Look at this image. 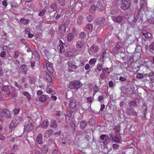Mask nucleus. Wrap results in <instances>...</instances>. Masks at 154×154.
<instances>
[{
    "label": "nucleus",
    "instance_id": "52",
    "mask_svg": "<svg viewBox=\"0 0 154 154\" xmlns=\"http://www.w3.org/2000/svg\"><path fill=\"white\" fill-rule=\"evenodd\" d=\"M142 109L144 110L143 111V113L144 114V116L145 117L146 116V107L144 105L142 107Z\"/></svg>",
    "mask_w": 154,
    "mask_h": 154
},
{
    "label": "nucleus",
    "instance_id": "41",
    "mask_svg": "<svg viewBox=\"0 0 154 154\" xmlns=\"http://www.w3.org/2000/svg\"><path fill=\"white\" fill-rule=\"evenodd\" d=\"M136 104V102L135 101H131L128 103V105L130 108H132L133 106H135Z\"/></svg>",
    "mask_w": 154,
    "mask_h": 154
},
{
    "label": "nucleus",
    "instance_id": "27",
    "mask_svg": "<svg viewBox=\"0 0 154 154\" xmlns=\"http://www.w3.org/2000/svg\"><path fill=\"white\" fill-rule=\"evenodd\" d=\"M47 100V97L44 95H41L39 98V100L42 102H45Z\"/></svg>",
    "mask_w": 154,
    "mask_h": 154
},
{
    "label": "nucleus",
    "instance_id": "35",
    "mask_svg": "<svg viewBox=\"0 0 154 154\" xmlns=\"http://www.w3.org/2000/svg\"><path fill=\"white\" fill-rule=\"evenodd\" d=\"M86 34L84 32H82L79 34V37L81 39H84L86 37Z\"/></svg>",
    "mask_w": 154,
    "mask_h": 154
},
{
    "label": "nucleus",
    "instance_id": "28",
    "mask_svg": "<svg viewBox=\"0 0 154 154\" xmlns=\"http://www.w3.org/2000/svg\"><path fill=\"white\" fill-rule=\"evenodd\" d=\"M20 69L21 70H23V71L22 72V73H24V74H26L27 69L26 68V65L23 64L20 67Z\"/></svg>",
    "mask_w": 154,
    "mask_h": 154
},
{
    "label": "nucleus",
    "instance_id": "58",
    "mask_svg": "<svg viewBox=\"0 0 154 154\" xmlns=\"http://www.w3.org/2000/svg\"><path fill=\"white\" fill-rule=\"evenodd\" d=\"M141 47L139 46H136V48H135V51L136 52H140V50Z\"/></svg>",
    "mask_w": 154,
    "mask_h": 154
},
{
    "label": "nucleus",
    "instance_id": "59",
    "mask_svg": "<svg viewBox=\"0 0 154 154\" xmlns=\"http://www.w3.org/2000/svg\"><path fill=\"white\" fill-rule=\"evenodd\" d=\"M18 149V146L17 145H15L13 146L12 149L13 151H15Z\"/></svg>",
    "mask_w": 154,
    "mask_h": 154
},
{
    "label": "nucleus",
    "instance_id": "16",
    "mask_svg": "<svg viewBox=\"0 0 154 154\" xmlns=\"http://www.w3.org/2000/svg\"><path fill=\"white\" fill-rule=\"evenodd\" d=\"M17 122L16 120H13L11 121L9 125V128L10 129H12L15 127L16 125V124Z\"/></svg>",
    "mask_w": 154,
    "mask_h": 154
},
{
    "label": "nucleus",
    "instance_id": "57",
    "mask_svg": "<svg viewBox=\"0 0 154 154\" xmlns=\"http://www.w3.org/2000/svg\"><path fill=\"white\" fill-rule=\"evenodd\" d=\"M38 23H39L38 25L36 26V27L37 28H38L40 29L42 27V26L43 22L42 21H40Z\"/></svg>",
    "mask_w": 154,
    "mask_h": 154
},
{
    "label": "nucleus",
    "instance_id": "46",
    "mask_svg": "<svg viewBox=\"0 0 154 154\" xmlns=\"http://www.w3.org/2000/svg\"><path fill=\"white\" fill-rule=\"evenodd\" d=\"M20 110V108L14 109L13 111V112L14 115H17L19 113Z\"/></svg>",
    "mask_w": 154,
    "mask_h": 154
},
{
    "label": "nucleus",
    "instance_id": "62",
    "mask_svg": "<svg viewBox=\"0 0 154 154\" xmlns=\"http://www.w3.org/2000/svg\"><path fill=\"white\" fill-rule=\"evenodd\" d=\"M106 77V76L105 75V73H103L102 72V73H101L100 75V78L102 79H104Z\"/></svg>",
    "mask_w": 154,
    "mask_h": 154
},
{
    "label": "nucleus",
    "instance_id": "31",
    "mask_svg": "<svg viewBox=\"0 0 154 154\" xmlns=\"http://www.w3.org/2000/svg\"><path fill=\"white\" fill-rule=\"evenodd\" d=\"M122 20V17L120 16H118L116 17L115 21L118 23H120Z\"/></svg>",
    "mask_w": 154,
    "mask_h": 154
},
{
    "label": "nucleus",
    "instance_id": "45",
    "mask_svg": "<svg viewBox=\"0 0 154 154\" xmlns=\"http://www.w3.org/2000/svg\"><path fill=\"white\" fill-rule=\"evenodd\" d=\"M82 19V16H80L77 19V22L78 24L79 25L81 24Z\"/></svg>",
    "mask_w": 154,
    "mask_h": 154
},
{
    "label": "nucleus",
    "instance_id": "7",
    "mask_svg": "<svg viewBox=\"0 0 154 154\" xmlns=\"http://www.w3.org/2000/svg\"><path fill=\"white\" fill-rule=\"evenodd\" d=\"M105 20V18L103 17L97 18L94 21V22L97 25L102 24L104 23Z\"/></svg>",
    "mask_w": 154,
    "mask_h": 154
},
{
    "label": "nucleus",
    "instance_id": "30",
    "mask_svg": "<svg viewBox=\"0 0 154 154\" xmlns=\"http://www.w3.org/2000/svg\"><path fill=\"white\" fill-rule=\"evenodd\" d=\"M46 73V76H45V79L47 80V81L48 82H52V78L51 77V76L48 73Z\"/></svg>",
    "mask_w": 154,
    "mask_h": 154
},
{
    "label": "nucleus",
    "instance_id": "10",
    "mask_svg": "<svg viewBox=\"0 0 154 154\" xmlns=\"http://www.w3.org/2000/svg\"><path fill=\"white\" fill-rule=\"evenodd\" d=\"M122 44L120 42H118L116 43L115 47L113 48L112 49L113 51L115 52H117L120 49L122 48Z\"/></svg>",
    "mask_w": 154,
    "mask_h": 154
},
{
    "label": "nucleus",
    "instance_id": "6",
    "mask_svg": "<svg viewBox=\"0 0 154 154\" xmlns=\"http://www.w3.org/2000/svg\"><path fill=\"white\" fill-rule=\"evenodd\" d=\"M2 113L4 116L7 119H10L11 116V112L7 109H2Z\"/></svg>",
    "mask_w": 154,
    "mask_h": 154
},
{
    "label": "nucleus",
    "instance_id": "2",
    "mask_svg": "<svg viewBox=\"0 0 154 154\" xmlns=\"http://www.w3.org/2000/svg\"><path fill=\"white\" fill-rule=\"evenodd\" d=\"M14 88L9 85H3L1 88V90L3 92L6 93L8 95L11 94V92Z\"/></svg>",
    "mask_w": 154,
    "mask_h": 154
},
{
    "label": "nucleus",
    "instance_id": "32",
    "mask_svg": "<svg viewBox=\"0 0 154 154\" xmlns=\"http://www.w3.org/2000/svg\"><path fill=\"white\" fill-rule=\"evenodd\" d=\"M74 38V35L72 33H69L67 36V40L68 42H71L73 39Z\"/></svg>",
    "mask_w": 154,
    "mask_h": 154
},
{
    "label": "nucleus",
    "instance_id": "19",
    "mask_svg": "<svg viewBox=\"0 0 154 154\" xmlns=\"http://www.w3.org/2000/svg\"><path fill=\"white\" fill-rule=\"evenodd\" d=\"M33 124L31 123L27 125L25 127V129L27 132H29L33 128Z\"/></svg>",
    "mask_w": 154,
    "mask_h": 154
},
{
    "label": "nucleus",
    "instance_id": "3",
    "mask_svg": "<svg viewBox=\"0 0 154 154\" xmlns=\"http://www.w3.org/2000/svg\"><path fill=\"white\" fill-rule=\"evenodd\" d=\"M81 84L80 81L72 82L69 83L68 87L70 89H77L81 86Z\"/></svg>",
    "mask_w": 154,
    "mask_h": 154
},
{
    "label": "nucleus",
    "instance_id": "38",
    "mask_svg": "<svg viewBox=\"0 0 154 154\" xmlns=\"http://www.w3.org/2000/svg\"><path fill=\"white\" fill-rule=\"evenodd\" d=\"M112 140L114 141L116 143L119 142L120 141V139L116 135H113L112 137Z\"/></svg>",
    "mask_w": 154,
    "mask_h": 154
},
{
    "label": "nucleus",
    "instance_id": "61",
    "mask_svg": "<svg viewBox=\"0 0 154 154\" xmlns=\"http://www.w3.org/2000/svg\"><path fill=\"white\" fill-rule=\"evenodd\" d=\"M60 52L61 53L65 51V48L63 46L61 47H60Z\"/></svg>",
    "mask_w": 154,
    "mask_h": 154
},
{
    "label": "nucleus",
    "instance_id": "8",
    "mask_svg": "<svg viewBox=\"0 0 154 154\" xmlns=\"http://www.w3.org/2000/svg\"><path fill=\"white\" fill-rule=\"evenodd\" d=\"M96 8L100 11H102L104 9V6L103 3L100 1H98L97 3Z\"/></svg>",
    "mask_w": 154,
    "mask_h": 154
},
{
    "label": "nucleus",
    "instance_id": "51",
    "mask_svg": "<svg viewBox=\"0 0 154 154\" xmlns=\"http://www.w3.org/2000/svg\"><path fill=\"white\" fill-rule=\"evenodd\" d=\"M148 22L150 24H152L154 25V18L152 17H150L148 20Z\"/></svg>",
    "mask_w": 154,
    "mask_h": 154
},
{
    "label": "nucleus",
    "instance_id": "29",
    "mask_svg": "<svg viewBox=\"0 0 154 154\" xmlns=\"http://www.w3.org/2000/svg\"><path fill=\"white\" fill-rule=\"evenodd\" d=\"M87 124V122L85 121H82L80 123V125L81 128L82 129H84Z\"/></svg>",
    "mask_w": 154,
    "mask_h": 154
},
{
    "label": "nucleus",
    "instance_id": "53",
    "mask_svg": "<svg viewBox=\"0 0 154 154\" xmlns=\"http://www.w3.org/2000/svg\"><path fill=\"white\" fill-rule=\"evenodd\" d=\"M134 62V57L133 56L129 57L128 62L130 63V65Z\"/></svg>",
    "mask_w": 154,
    "mask_h": 154
},
{
    "label": "nucleus",
    "instance_id": "60",
    "mask_svg": "<svg viewBox=\"0 0 154 154\" xmlns=\"http://www.w3.org/2000/svg\"><path fill=\"white\" fill-rule=\"evenodd\" d=\"M112 147L115 149H117L119 147V146L117 144H113L112 145Z\"/></svg>",
    "mask_w": 154,
    "mask_h": 154
},
{
    "label": "nucleus",
    "instance_id": "40",
    "mask_svg": "<svg viewBox=\"0 0 154 154\" xmlns=\"http://www.w3.org/2000/svg\"><path fill=\"white\" fill-rule=\"evenodd\" d=\"M58 7V5L56 2H54L53 3L51 6V8L53 10L56 9Z\"/></svg>",
    "mask_w": 154,
    "mask_h": 154
},
{
    "label": "nucleus",
    "instance_id": "64",
    "mask_svg": "<svg viewBox=\"0 0 154 154\" xmlns=\"http://www.w3.org/2000/svg\"><path fill=\"white\" fill-rule=\"evenodd\" d=\"M106 53V51L105 50H104L102 52V55L100 56V57L101 58H103L104 57V55Z\"/></svg>",
    "mask_w": 154,
    "mask_h": 154
},
{
    "label": "nucleus",
    "instance_id": "21",
    "mask_svg": "<svg viewBox=\"0 0 154 154\" xmlns=\"http://www.w3.org/2000/svg\"><path fill=\"white\" fill-rule=\"evenodd\" d=\"M148 75L150 81L154 83V72L152 71L149 73Z\"/></svg>",
    "mask_w": 154,
    "mask_h": 154
},
{
    "label": "nucleus",
    "instance_id": "44",
    "mask_svg": "<svg viewBox=\"0 0 154 154\" xmlns=\"http://www.w3.org/2000/svg\"><path fill=\"white\" fill-rule=\"evenodd\" d=\"M46 11V9H43L38 13V15L41 17L42 16L44 15Z\"/></svg>",
    "mask_w": 154,
    "mask_h": 154
},
{
    "label": "nucleus",
    "instance_id": "17",
    "mask_svg": "<svg viewBox=\"0 0 154 154\" xmlns=\"http://www.w3.org/2000/svg\"><path fill=\"white\" fill-rule=\"evenodd\" d=\"M54 133V131L52 129H50L47 130L45 132V136L47 137H50L51 135H52Z\"/></svg>",
    "mask_w": 154,
    "mask_h": 154
},
{
    "label": "nucleus",
    "instance_id": "9",
    "mask_svg": "<svg viewBox=\"0 0 154 154\" xmlns=\"http://www.w3.org/2000/svg\"><path fill=\"white\" fill-rule=\"evenodd\" d=\"M66 22H64L62 25L59 26V31L60 33L63 34L65 32L66 28Z\"/></svg>",
    "mask_w": 154,
    "mask_h": 154
},
{
    "label": "nucleus",
    "instance_id": "26",
    "mask_svg": "<svg viewBox=\"0 0 154 154\" xmlns=\"http://www.w3.org/2000/svg\"><path fill=\"white\" fill-rule=\"evenodd\" d=\"M75 64L77 65L78 67L79 66H83L84 65V60H76V62Z\"/></svg>",
    "mask_w": 154,
    "mask_h": 154
},
{
    "label": "nucleus",
    "instance_id": "34",
    "mask_svg": "<svg viewBox=\"0 0 154 154\" xmlns=\"http://www.w3.org/2000/svg\"><path fill=\"white\" fill-rule=\"evenodd\" d=\"M20 22L25 25H26L29 23V21L27 19L25 20L24 18H22L20 20Z\"/></svg>",
    "mask_w": 154,
    "mask_h": 154
},
{
    "label": "nucleus",
    "instance_id": "39",
    "mask_svg": "<svg viewBox=\"0 0 154 154\" xmlns=\"http://www.w3.org/2000/svg\"><path fill=\"white\" fill-rule=\"evenodd\" d=\"M59 5L62 6H64L66 4L65 0H57Z\"/></svg>",
    "mask_w": 154,
    "mask_h": 154
},
{
    "label": "nucleus",
    "instance_id": "11",
    "mask_svg": "<svg viewBox=\"0 0 154 154\" xmlns=\"http://www.w3.org/2000/svg\"><path fill=\"white\" fill-rule=\"evenodd\" d=\"M127 113L129 116L133 115L134 116H136L137 113L136 111L132 109V108H127Z\"/></svg>",
    "mask_w": 154,
    "mask_h": 154
},
{
    "label": "nucleus",
    "instance_id": "15",
    "mask_svg": "<svg viewBox=\"0 0 154 154\" xmlns=\"http://www.w3.org/2000/svg\"><path fill=\"white\" fill-rule=\"evenodd\" d=\"M99 49V47L95 45H93L90 48V50L92 53L97 52Z\"/></svg>",
    "mask_w": 154,
    "mask_h": 154
},
{
    "label": "nucleus",
    "instance_id": "36",
    "mask_svg": "<svg viewBox=\"0 0 154 154\" xmlns=\"http://www.w3.org/2000/svg\"><path fill=\"white\" fill-rule=\"evenodd\" d=\"M23 95L26 97L28 100H31V96L28 92L24 91L23 93Z\"/></svg>",
    "mask_w": 154,
    "mask_h": 154
},
{
    "label": "nucleus",
    "instance_id": "18",
    "mask_svg": "<svg viewBox=\"0 0 154 154\" xmlns=\"http://www.w3.org/2000/svg\"><path fill=\"white\" fill-rule=\"evenodd\" d=\"M36 140L37 143L39 144L42 143V136L41 134H39L36 138Z\"/></svg>",
    "mask_w": 154,
    "mask_h": 154
},
{
    "label": "nucleus",
    "instance_id": "33",
    "mask_svg": "<svg viewBox=\"0 0 154 154\" xmlns=\"http://www.w3.org/2000/svg\"><path fill=\"white\" fill-rule=\"evenodd\" d=\"M48 125V121L47 119L45 120L43 122L42 127L44 128H47Z\"/></svg>",
    "mask_w": 154,
    "mask_h": 154
},
{
    "label": "nucleus",
    "instance_id": "37",
    "mask_svg": "<svg viewBox=\"0 0 154 154\" xmlns=\"http://www.w3.org/2000/svg\"><path fill=\"white\" fill-rule=\"evenodd\" d=\"M47 70L49 71L50 73H52L53 72V69L52 68L48 63L46 65Z\"/></svg>",
    "mask_w": 154,
    "mask_h": 154
},
{
    "label": "nucleus",
    "instance_id": "48",
    "mask_svg": "<svg viewBox=\"0 0 154 154\" xmlns=\"http://www.w3.org/2000/svg\"><path fill=\"white\" fill-rule=\"evenodd\" d=\"M96 62V59L95 58L91 59L89 61V63L91 65L95 64Z\"/></svg>",
    "mask_w": 154,
    "mask_h": 154
},
{
    "label": "nucleus",
    "instance_id": "55",
    "mask_svg": "<svg viewBox=\"0 0 154 154\" xmlns=\"http://www.w3.org/2000/svg\"><path fill=\"white\" fill-rule=\"evenodd\" d=\"M137 18L138 21L140 22V21H141L143 20V17L142 15L139 14L137 15Z\"/></svg>",
    "mask_w": 154,
    "mask_h": 154
},
{
    "label": "nucleus",
    "instance_id": "56",
    "mask_svg": "<svg viewBox=\"0 0 154 154\" xmlns=\"http://www.w3.org/2000/svg\"><path fill=\"white\" fill-rule=\"evenodd\" d=\"M34 55L35 57H37V58L38 59H39L40 58V56L39 54L37 53V52L35 51L34 53Z\"/></svg>",
    "mask_w": 154,
    "mask_h": 154
},
{
    "label": "nucleus",
    "instance_id": "23",
    "mask_svg": "<svg viewBox=\"0 0 154 154\" xmlns=\"http://www.w3.org/2000/svg\"><path fill=\"white\" fill-rule=\"evenodd\" d=\"M96 7L94 5H92L90 7L89 11L91 14H94L96 11Z\"/></svg>",
    "mask_w": 154,
    "mask_h": 154
},
{
    "label": "nucleus",
    "instance_id": "5",
    "mask_svg": "<svg viewBox=\"0 0 154 154\" xmlns=\"http://www.w3.org/2000/svg\"><path fill=\"white\" fill-rule=\"evenodd\" d=\"M100 139L103 141L104 145H107L110 142V140L108 136L105 134H102L100 136Z\"/></svg>",
    "mask_w": 154,
    "mask_h": 154
},
{
    "label": "nucleus",
    "instance_id": "13",
    "mask_svg": "<svg viewBox=\"0 0 154 154\" xmlns=\"http://www.w3.org/2000/svg\"><path fill=\"white\" fill-rule=\"evenodd\" d=\"M141 34L144 36L146 38H150L151 36V34L146 30H143L141 32Z\"/></svg>",
    "mask_w": 154,
    "mask_h": 154
},
{
    "label": "nucleus",
    "instance_id": "20",
    "mask_svg": "<svg viewBox=\"0 0 154 154\" xmlns=\"http://www.w3.org/2000/svg\"><path fill=\"white\" fill-rule=\"evenodd\" d=\"M68 66L71 68L74 69H75L78 67L77 65H75L72 61H70L68 63Z\"/></svg>",
    "mask_w": 154,
    "mask_h": 154
},
{
    "label": "nucleus",
    "instance_id": "12",
    "mask_svg": "<svg viewBox=\"0 0 154 154\" xmlns=\"http://www.w3.org/2000/svg\"><path fill=\"white\" fill-rule=\"evenodd\" d=\"M85 44V42L83 40L78 41L76 44L77 48H81L83 47Z\"/></svg>",
    "mask_w": 154,
    "mask_h": 154
},
{
    "label": "nucleus",
    "instance_id": "25",
    "mask_svg": "<svg viewBox=\"0 0 154 154\" xmlns=\"http://www.w3.org/2000/svg\"><path fill=\"white\" fill-rule=\"evenodd\" d=\"M140 7L141 8H145L147 6V0H140Z\"/></svg>",
    "mask_w": 154,
    "mask_h": 154
},
{
    "label": "nucleus",
    "instance_id": "49",
    "mask_svg": "<svg viewBox=\"0 0 154 154\" xmlns=\"http://www.w3.org/2000/svg\"><path fill=\"white\" fill-rule=\"evenodd\" d=\"M74 54L71 51H68L66 53V55L67 57H71Z\"/></svg>",
    "mask_w": 154,
    "mask_h": 154
},
{
    "label": "nucleus",
    "instance_id": "22",
    "mask_svg": "<svg viewBox=\"0 0 154 154\" xmlns=\"http://www.w3.org/2000/svg\"><path fill=\"white\" fill-rule=\"evenodd\" d=\"M48 150V148L47 145H44L41 149V152L43 154L47 153Z\"/></svg>",
    "mask_w": 154,
    "mask_h": 154
},
{
    "label": "nucleus",
    "instance_id": "14",
    "mask_svg": "<svg viewBox=\"0 0 154 154\" xmlns=\"http://www.w3.org/2000/svg\"><path fill=\"white\" fill-rule=\"evenodd\" d=\"M18 93L16 91L15 88L13 89L11 92V94H10L14 100H15L17 97Z\"/></svg>",
    "mask_w": 154,
    "mask_h": 154
},
{
    "label": "nucleus",
    "instance_id": "50",
    "mask_svg": "<svg viewBox=\"0 0 154 154\" xmlns=\"http://www.w3.org/2000/svg\"><path fill=\"white\" fill-rule=\"evenodd\" d=\"M14 85L15 86L18 88L20 90H22L23 89V88H22V86H20L18 84L17 82H14Z\"/></svg>",
    "mask_w": 154,
    "mask_h": 154
},
{
    "label": "nucleus",
    "instance_id": "54",
    "mask_svg": "<svg viewBox=\"0 0 154 154\" xmlns=\"http://www.w3.org/2000/svg\"><path fill=\"white\" fill-rule=\"evenodd\" d=\"M19 56V53L18 51H15L14 52V58H17Z\"/></svg>",
    "mask_w": 154,
    "mask_h": 154
},
{
    "label": "nucleus",
    "instance_id": "4",
    "mask_svg": "<svg viewBox=\"0 0 154 154\" xmlns=\"http://www.w3.org/2000/svg\"><path fill=\"white\" fill-rule=\"evenodd\" d=\"M75 100L73 99H70L69 100V107L70 109L71 113L73 112L76 110V105Z\"/></svg>",
    "mask_w": 154,
    "mask_h": 154
},
{
    "label": "nucleus",
    "instance_id": "43",
    "mask_svg": "<svg viewBox=\"0 0 154 154\" xmlns=\"http://www.w3.org/2000/svg\"><path fill=\"white\" fill-rule=\"evenodd\" d=\"M87 19L88 22H91L94 20V17L91 15H89L87 16Z\"/></svg>",
    "mask_w": 154,
    "mask_h": 154
},
{
    "label": "nucleus",
    "instance_id": "63",
    "mask_svg": "<svg viewBox=\"0 0 154 154\" xmlns=\"http://www.w3.org/2000/svg\"><path fill=\"white\" fill-rule=\"evenodd\" d=\"M61 131H60L54 133V135L56 137H58L61 134Z\"/></svg>",
    "mask_w": 154,
    "mask_h": 154
},
{
    "label": "nucleus",
    "instance_id": "24",
    "mask_svg": "<svg viewBox=\"0 0 154 154\" xmlns=\"http://www.w3.org/2000/svg\"><path fill=\"white\" fill-rule=\"evenodd\" d=\"M50 126L53 128H57L58 126V125L56 121L54 120H52L51 121Z\"/></svg>",
    "mask_w": 154,
    "mask_h": 154
},
{
    "label": "nucleus",
    "instance_id": "42",
    "mask_svg": "<svg viewBox=\"0 0 154 154\" xmlns=\"http://www.w3.org/2000/svg\"><path fill=\"white\" fill-rule=\"evenodd\" d=\"M103 68V65L101 64H100L99 63L97 66V68L95 70L96 71V70H99V71H101V70H102Z\"/></svg>",
    "mask_w": 154,
    "mask_h": 154
},
{
    "label": "nucleus",
    "instance_id": "47",
    "mask_svg": "<svg viewBox=\"0 0 154 154\" xmlns=\"http://www.w3.org/2000/svg\"><path fill=\"white\" fill-rule=\"evenodd\" d=\"M86 28L88 30L90 31L93 28V25L91 23H89L86 26Z\"/></svg>",
    "mask_w": 154,
    "mask_h": 154
},
{
    "label": "nucleus",
    "instance_id": "1",
    "mask_svg": "<svg viewBox=\"0 0 154 154\" xmlns=\"http://www.w3.org/2000/svg\"><path fill=\"white\" fill-rule=\"evenodd\" d=\"M121 4L120 5V8L123 10H126L128 9L131 5L130 0H121L120 1Z\"/></svg>",
    "mask_w": 154,
    "mask_h": 154
}]
</instances>
